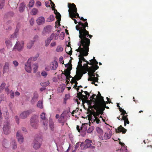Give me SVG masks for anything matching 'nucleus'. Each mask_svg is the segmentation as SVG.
I'll return each mask as SVG.
<instances>
[{"label":"nucleus","mask_w":152,"mask_h":152,"mask_svg":"<svg viewBox=\"0 0 152 152\" xmlns=\"http://www.w3.org/2000/svg\"><path fill=\"white\" fill-rule=\"evenodd\" d=\"M56 18L57 20V22H59L60 21H61V15L60 14L59 12H57V13H56Z\"/></svg>","instance_id":"obj_31"},{"label":"nucleus","mask_w":152,"mask_h":152,"mask_svg":"<svg viewBox=\"0 0 152 152\" xmlns=\"http://www.w3.org/2000/svg\"><path fill=\"white\" fill-rule=\"evenodd\" d=\"M37 105L40 108H43L42 103L40 101L38 102Z\"/></svg>","instance_id":"obj_50"},{"label":"nucleus","mask_w":152,"mask_h":152,"mask_svg":"<svg viewBox=\"0 0 152 152\" xmlns=\"http://www.w3.org/2000/svg\"><path fill=\"white\" fill-rule=\"evenodd\" d=\"M66 67L68 68V69L71 70L72 69V65L71 64L68 63L65 65Z\"/></svg>","instance_id":"obj_46"},{"label":"nucleus","mask_w":152,"mask_h":152,"mask_svg":"<svg viewBox=\"0 0 152 152\" xmlns=\"http://www.w3.org/2000/svg\"><path fill=\"white\" fill-rule=\"evenodd\" d=\"M48 121H45V122L44 121L43 122V124L44 126H45V127H44V128L46 130L48 129Z\"/></svg>","instance_id":"obj_48"},{"label":"nucleus","mask_w":152,"mask_h":152,"mask_svg":"<svg viewBox=\"0 0 152 152\" xmlns=\"http://www.w3.org/2000/svg\"><path fill=\"white\" fill-rule=\"evenodd\" d=\"M94 127L93 126H91L88 129L87 132L88 133H90L93 131L94 129Z\"/></svg>","instance_id":"obj_43"},{"label":"nucleus","mask_w":152,"mask_h":152,"mask_svg":"<svg viewBox=\"0 0 152 152\" xmlns=\"http://www.w3.org/2000/svg\"><path fill=\"white\" fill-rule=\"evenodd\" d=\"M50 84V83L49 81H46L45 82H41L40 83V85L42 86L45 87L46 86H47L49 85Z\"/></svg>","instance_id":"obj_35"},{"label":"nucleus","mask_w":152,"mask_h":152,"mask_svg":"<svg viewBox=\"0 0 152 152\" xmlns=\"http://www.w3.org/2000/svg\"><path fill=\"white\" fill-rule=\"evenodd\" d=\"M93 81H95L98 82V81L99 78L98 77H93Z\"/></svg>","instance_id":"obj_63"},{"label":"nucleus","mask_w":152,"mask_h":152,"mask_svg":"<svg viewBox=\"0 0 152 152\" xmlns=\"http://www.w3.org/2000/svg\"><path fill=\"white\" fill-rule=\"evenodd\" d=\"M65 116L64 114L62 113L60 117L59 118L58 121L60 123H61L63 125L66 120L64 118Z\"/></svg>","instance_id":"obj_19"},{"label":"nucleus","mask_w":152,"mask_h":152,"mask_svg":"<svg viewBox=\"0 0 152 152\" xmlns=\"http://www.w3.org/2000/svg\"><path fill=\"white\" fill-rule=\"evenodd\" d=\"M66 52L69 55L71 56L72 54V48L70 47V48H66Z\"/></svg>","instance_id":"obj_29"},{"label":"nucleus","mask_w":152,"mask_h":152,"mask_svg":"<svg viewBox=\"0 0 152 152\" xmlns=\"http://www.w3.org/2000/svg\"><path fill=\"white\" fill-rule=\"evenodd\" d=\"M11 145L13 149H15L17 148V144L15 140H14L12 141Z\"/></svg>","instance_id":"obj_36"},{"label":"nucleus","mask_w":152,"mask_h":152,"mask_svg":"<svg viewBox=\"0 0 152 152\" xmlns=\"http://www.w3.org/2000/svg\"><path fill=\"white\" fill-rule=\"evenodd\" d=\"M24 45V42L23 41L17 42L14 47V50L16 49L19 51L22 50Z\"/></svg>","instance_id":"obj_5"},{"label":"nucleus","mask_w":152,"mask_h":152,"mask_svg":"<svg viewBox=\"0 0 152 152\" xmlns=\"http://www.w3.org/2000/svg\"><path fill=\"white\" fill-rule=\"evenodd\" d=\"M63 48L60 46H58L57 47L56 51L58 52H61L63 50Z\"/></svg>","instance_id":"obj_45"},{"label":"nucleus","mask_w":152,"mask_h":152,"mask_svg":"<svg viewBox=\"0 0 152 152\" xmlns=\"http://www.w3.org/2000/svg\"><path fill=\"white\" fill-rule=\"evenodd\" d=\"M4 117H5V118L7 119L8 118L9 116V113L8 111H6L5 112V113H4Z\"/></svg>","instance_id":"obj_55"},{"label":"nucleus","mask_w":152,"mask_h":152,"mask_svg":"<svg viewBox=\"0 0 152 152\" xmlns=\"http://www.w3.org/2000/svg\"><path fill=\"white\" fill-rule=\"evenodd\" d=\"M39 121L36 116H33L30 119V125L34 129H37L38 126Z\"/></svg>","instance_id":"obj_2"},{"label":"nucleus","mask_w":152,"mask_h":152,"mask_svg":"<svg viewBox=\"0 0 152 152\" xmlns=\"http://www.w3.org/2000/svg\"><path fill=\"white\" fill-rule=\"evenodd\" d=\"M31 60L29 59L27 61L25 64V69L28 72L30 73L31 72Z\"/></svg>","instance_id":"obj_10"},{"label":"nucleus","mask_w":152,"mask_h":152,"mask_svg":"<svg viewBox=\"0 0 152 152\" xmlns=\"http://www.w3.org/2000/svg\"><path fill=\"white\" fill-rule=\"evenodd\" d=\"M18 25H17V26L15 30V33H14L15 35V37H17V36L18 34V33L19 31V28H18Z\"/></svg>","instance_id":"obj_51"},{"label":"nucleus","mask_w":152,"mask_h":152,"mask_svg":"<svg viewBox=\"0 0 152 152\" xmlns=\"http://www.w3.org/2000/svg\"><path fill=\"white\" fill-rule=\"evenodd\" d=\"M32 144L33 147L35 150L39 148L41 145V144L36 140L34 141Z\"/></svg>","instance_id":"obj_16"},{"label":"nucleus","mask_w":152,"mask_h":152,"mask_svg":"<svg viewBox=\"0 0 152 152\" xmlns=\"http://www.w3.org/2000/svg\"><path fill=\"white\" fill-rule=\"evenodd\" d=\"M97 97V96L95 94H93L92 95L90 98L91 99L90 100L87 101V103L88 104H91L92 102L94 103L95 102L97 101V100L99 99L96 98Z\"/></svg>","instance_id":"obj_12"},{"label":"nucleus","mask_w":152,"mask_h":152,"mask_svg":"<svg viewBox=\"0 0 152 152\" xmlns=\"http://www.w3.org/2000/svg\"><path fill=\"white\" fill-rule=\"evenodd\" d=\"M86 27H87V28H88V23L87 21H86L84 23L79 22L78 23V25L76 26V29L79 31L80 39L78 44V45L79 46L75 50L80 52V54L78 56L79 60L84 61H86L84 56H86L88 54L89 46L90 44V40L87 37L88 36L90 39H91L93 37L89 34L88 31L86 29Z\"/></svg>","instance_id":"obj_1"},{"label":"nucleus","mask_w":152,"mask_h":152,"mask_svg":"<svg viewBox=\"0 0 152 152\" xmlns=\"http://www.w3.org/2000/svg\"><path fill=\"white\" fill-rule=\"evenodd\" d=\"M16 137L18 142L20 144L22 143L23 141V137L20 131L17 132Z\"/></svg>","instance_id":"obj_11"},{"label":"nucleus","mask_w":152,"mask_h":152,"mask_svg":"<svg viewBox=\"0 0 152 152\" xmlns=\"http://www.w3.org/2000/svg\"><path fill=\"white\" fill-rule=\"evenodd\" d=\"M83 74L82 72L80 71H79L76 73V75L74 77L76 78H77V80H78L81 79L82 77Z\"/></svg>","instance_id":"obj_20"},{"label":"nucleus","mask_w":152,"mask_h":152,"mask_svg":"<svg viewBox=\"0 0 152 152\" xmlns=\"http://www.w3.org/2000/svg\"><path fill=\"white\" fill-rule=\"evenodd\" d=\"M10 124L7 122H4L3 127V130L4 133L6 134H9L10 132Z\"/></svg>","instance_id":"obj_6"},{"label":"nucleus","mask_w":152,"mask_h":152,"mask_svg":"<svg viewBox=\"0 0 152 152\" xmlns=\"http://www.w3.org/2000/svg\"><path fill=\"white\" fill-rule=\"evenodd\" d=\"M4 1H2L1 2H0V9H1L3 7L4 4Z\"/></svg>","instance_id":"obj_56"},{"label":"nucleus","mask_w":152,"mask_h":152,"mask_svg":"<svg viewBox=\"0 0 152 152\" xmlns=\"http://www.w3.org/2000/svg\"><path fill=\"white\" fill-rule=\"evenodd\" d=\"M94 104L93 106H91V107H89L90 108L92 109L94 108L95 110H96V113H97L99 114V115H102L103 113V111L104 110V108H101L99 109V104L97 101L95 102L94 103Z\"/></svg>","instance_id":"obj_3"},{"label":"nucleus","mask_w":152,"mask_h":152,"mask_svg":"<svg viewBox=\"0 0 152 152\" xmlns=\"http://www.w3.org/2000/svg\"><path fill=\"white\" fill-rule=\"evenodd\" d=\"M49 127L50 129L52 131H53L54 130V123L50 121L49 122Z\"/></svg>","instance_id":"obj_39"},{"label":"nucleus","mask_w":152,"mask_h":152,"mask_svg":"<svg viewBox=\"0 0 152 152\" xmlns=\"http://www.w3.org/2000/svg\"><path fill=\"white\" fill-rule=\"evenodd\" d=\"M124 125L125 126L126 125V124H129V121L128 119H126V120H124Z\"/></svg>","instance_id":"obj_58"},{"label":"nucleus","mask_w":152,"mask_h":152,"mask_svg":"<svg viewBox=\"0 0 152 152\" xmlns=\"http://www.w3.org/2000/svg\"><path fill=\"white\" fill-rule=\"evenodd\" d=\"M88 75L89 77H95V75L94 73H88Z\"/></svg>","instance_id":"obj_59"},{"label":"nucleus","mask_w":152,"mask_h":152,"mask_svg":"<svg viewBox=\"0 0 152 152\" xmlns=\"http://www.w3.org/2000/svg\"><path fill=\"white\" fill-rule=\"evenodd\" d=\"M54 19V16L53 15H51L48 18L47 20L48 22H50L53 21Z\"/></svg>","instance_id":"obj_38"},{"label":"nucleus","mask_w":152,"mask_h":152,"mask_svg":"<svg viewBox=\"0 0 152 152\" xmlns=\"http://www.w3.org/2000/svg\"><path fill=\"white\" fill-rule=\"evenodd\" d=\"M97 132L100 134H102L103 133V131L102 129L99 127H97L96 129Z\"/></svg>","instance_id":"obj_41"},{"label":"nucleus","mask_w":152,"mask_h":152,"mask_svg":"<svg viewBox=\"0 0 152 152\" xmlns=\"http://www.w3.org/2000/svg\"><path fill=\"white\" fill-rule=\"evenodd\" d=\"M35 41V40H34V39H33L31 41H30L27 44V48L28 49H31L33 46Z\"/></svg>","instance_id":"obj_26"},{"label":"nucleus","mask_w":152,"mask_h":152,"mask_svg":"<svg viewBox=\"0 0 152 152\" xmlns=\"http://www.w3.org/2000/svg\"><path fill=\"white\" fill-rule=\"evenodd\" d=\"M40 116L41 119L42 120H45L46 117H45V113H42Z\"/></svg>","instance_id":"obj_52"},{"label":"nucleus","mask_w":152,"mask_h":152,"mask_svg":"<svg viewBox=\"0 0 152 152\" xmlns=\"http://www.w3.org/2000/svg\"><path fill=\"white\" fill-rule=\"evenodd\" d=\"M88 112L90 113V115H93L94 117H95L96 116H99V113H96L94 110H92L90 109H88Z\"/></svg>","instance_id":"obj_24"},{"label":"nucleus","mask_w":152,"mask_h":152,"mask_svg":"<svg viewBox=\"0 0 152 152\" xmlns=\"http://www.w3.org/2000/svg\"><path fill=\"white\" fill-rule=\"evenodd\" d=\"M84 92L86 95H84L83 101L85 100L86 101L88 99L90 96V93H88L87 91H85ZM90 93H91V92H90Z\"/></svg>","instance_id":"obj_30"},{"label":"nucleus","mask_w":152,"mask_h":152,"mask_svg":"<svg viewBox=\"0 0 152 152\" xmlns=\"http://www.w3.org/2000/svg\"><path fill=\"white\" fill-rule=\"evenodd\" d=\"M50 66L52 70H56L58 66L57 62L55 60L52 61L50 64Z\"/></svg>","instance_id":"obj_13"},{"label":"nucleus","mask_w":152,"mask_h":152,"mask_svg":"<svg viewBox=\"0 0 152 152\" xmlns=\"http://www.w3.org/2000/svg\"><path fill=\"white\" fill-rule=\"evenodd\" d=\"M77 78H76L75 77H74L72 78V79L71 80V83H75V81H77Z\"/></svg>","instance_id":"obj_60"},{"label":"nucleus","mask_w":152,"mask_h":152,"mask_svg":"<svg viewBox=\"0 0 152 152\" xmlns=\"http://www.w3.org/2000/svg\"><path fill=\"white\" fill-rule=\"evenodd\" d=\"M77 97L79 99L80 102V101L81 100H82V102H83L84 95L82 94V92H77Z\"/></svg>","instance_id":"obj_22"},{"label":"nucleus","mask_w":152,"mask_h":152,"mask_svg":"<svg viewBox=\"0 0 152 152\" xmlns=\"http://www.w3.org/2000/svg\"><path fill=\"white\" fill-rule=\"evenodd\" d=\"M99 116H96L95 117H94L95 119L94 120V121H95L97 124H99L100 122V120L98 118V117Z\"/></svg>","instance_id":"obj_53"},{"label":"nucleus","mask_w":152,"mask_h":152,"mask_svg":"<svg viewBox=\"0 0 152 152\" xmlns=\"http://www.w3.org/2000/svg\"><path fill=\"white\" fill-rule=\"evenodd\" d=\"M9 64L8 62H6L3 68V73L6 72L9 70Z\"/></svg>","instance_id":"obj_27"},{"label":"nucleus","mask_w":152,"mask_h":152,"mask_svg":"<svg viewBox=\"0 0 152 152\" xmlns=\"http://www.w3.org/2000/svg\"><path fill=\"white\" fill-rule=\"evenodd\" d=\"M116 133L122 132L123 134H125L127 131V130L124 128L121 125H120L117 129H115Z\"/></svg>","instance_id":"obj_14"},{"label":"nucleus","mask_w":152,"mask_h":152,"mask_svg":"<svg viewBox=\"0 0 152 152\" xmlns=\"http://www.w3.org/2000/svg\"><path fill=\"white\" fill-rule=\"evenodd\" d=\"M82 61L81 60H79V61L78 62V66L80 67H83V66H82Z\"/></svg>","instance_id":"obj_62"},{"label":"nucleus","mask_w":152,"mask_h":152,"mask_svg":"<svg viewBox=\"0 0 152 152\" xmlns=\"http://www.w3.org/2000/svg\"><path fill=\"white\" fill-rule=\"evenodd\" d=\"M101 99L97 100L98 104L99 107V109L102 108H104L105 109V107L106 105V103L108 104V102L104 101L103 97H101Z\"/></svg>","instance_id":"obj_8"},{"label":"nucleus","mask_w":152,"mask_h":152,"mask_svg":"<svg viewBox=\"0 0 152 152\" xmlns=\"http://www.w3.org/2000/svg\"><path fill=\"white\" fill-rule=\"evenodd\" d=\"M38 12V10L37 9L33 8L32 9L31 13L32 15H35Z\"/></svg>","instance_id":"obj_37"},{"label":"nucleus","mask_w":152,"mask_h":152,"mask_svg":"<svg viewBox=\"0 0 152 152\" xmlns=\"http://www.w3.org/2000/svg\"><path fill=\"white\" fill-rule=\"evenodd\" d=\"M37 24L39 25L44 24L45 22V19L43 17L40 16L36 20Z\"/></svg>","instance_id":"obj_15"},{"label":"nucleus","mask_w":152,"mask_h":152,"mask_svg":"<svg viewBox=\"0 0 152 152\" xmlns=\"http://www.w3.org/2000/svg\"><path fill=\"white\" fill-rule=\"evenodd\" d=\"M25 7V5L23 3H21L20 4V7H19V11L20 12H23L24 10Z\"/></svg>","instance_id":"obj_32"},{"label":"nucleus","mask_w":152,"mask_h":152,"mask_svg":"<svg viewBox=\"0 0 152 152\" xmlns=\"http://www.w3.org/2000/svg\"><path fill=\"white\" fill-rule=\"evenodd\" d=\"M51 27L50 26H47L44 27L43 31L44 34L45 33H48L51 31Z\"/></svg>","instance_id":"obj_21"},{"label":"nucleus","mask_w":152,"mask_h":152,"mask_svg":"<svg viewBox=\"0 0 152 152\" xmlns=\"http://www.w3.org/2000/svg\"><path fill=\"white\" fill-rule=\"evenodd\" d=\"M119 111L121 112V114H127V113H126L125 110H124V109H122V108L120 107H119L118 108Z\"/></svg>","instance_id":"obj_49"},{"label":"nucleus","mask_w":152,"mask_h":152,"mask_svg":"<svg viewBox=\"0 0 152 152\" xmlns=\"http://www.w3.org/2000/svg\"><path fill=\"white\" fill-rule=\"evenodd\" d=\"M55 35V34L54 33H53L51 34L49 37L45 41V46H46L47 47L48 46Z\"/></svg>","instance_id":"obj_17"},{"label":"nucleus","mask_w":152,"mask_h":152,"mask_svg":"<svg viewBox=\"0 0 152 152\" xmlns=\"http://www.w3.org/2000/svg\"><path fill=\"white\" fill-rule=\"evenodd\" d=\"M38 97V93L35 92L34 93V96L31 100V102L34 103L35 102L37 101V98Z\"/></svg>","instance_id":"obj_23"},{"label":"nucleus","mask_w":152,"mask_h":152,"mask_svg":"<svg viewBox=\"0 0 152 152\" xmlns=\"http://www.w3.org/2000/svg\"><path fill=\"white\" fill-rule=\"evenodd\" d=\"M34 1L33 0H31L28 4V6L30 7H32L34 4Z\"/></svg>","instance_id":"obj_47"},{"label":"nucleus","mask_w":152,"mask_h":152,"mask_svg":"<svg viewBox=\"0 0 152 152\" xmlns=\"http://www.w3.org/2000/svg\"><path fill=\"white\" fill-rule=\"evenodd\" d=\"M121 115H122V118L121 119V121L124 120H126V119H128V115L127 114H121Z\"/></svg>","instance_id":"obj_44"},{"label":"nucleus","mask_w":152,"mask_h":152,"mask_svg":"<svg viewBox=\"0 0 152 152\" xmlns=\"http://www.w3.org/2000/svg\"><path fill=\"white\" fill-rule=\"evenodd\" d=\"M42 76L45 77L48 74L47 72L45 71L42 72L41 73Z\"/></svg>","instance_id":"obj_54"},{"label":"nucleus","mask_w":152,"mask_h":152,"mask_svg":"<svg viewBox=\"0 0 152 152\" xmlns=\"http://www.w3.org/2000/svg\"><path fill=\"white\" fill-rule=\"evenodd\" d=\"M85 142L86 143L84 145V148L85 149L88 148H94V146L92 145L93 144L92 141L89 139H86L85 141Z\"/></svg>","instance_id":"obj_7"},{"label":"nucleus","mask_w":152,"mask_h":152,"mask_svg":"<svg viewBox=\"0 0 152 152\" xmlns=\"http://www.w3.org/2000/svg\"><path fill=\"white\" fill-rule=\"evenodd\" d=\"M38 67V65L36 63H35L33 65L32 67L34 72L35 73L37 72V70Z\"/></svg>","instance_id":"obj_34"},{"label":"nucleus","mask_w":152,"mask_h":152,"mask_svg":"<svg viewBox=\"0 0 152 152\" xmlns=\"http://www.w3.org/2000/svg\"><path fill=\"white\" fill-rule=\"evenodd\" d=\"M33 112L32 110H30L25 111L22 113L20 115V117L22 119L26 118L30 114Z\"/></svg>","instance_id":"obj_9"},{"label":"nucleus","mask_w":152,"mask_h":152,"mask_svg":"<svg viewBox=\"0 0 152 152\" xmlns=\"http://www.w3.org/2000/svg\"><path fill=\"white\" fill-rule=\"evenodd\" d=\"M70 18L72 19L75 18L77 17L80 18V17L79 16V14L77 13V12H74V14L73 15H72V16L70 15L69 16Z\"/></svg>","instance_id":"obj_33"},{"label":"nucleus","mask_w":152,"mask_h":152,"mask_svg":"<svg viewBox=\"0 0 152 152\" xmlns=\"http://www.w3.org/2000/svg\"><path fill=\"white\" fill-rule=\"evenodd\" d=\"M68 7L69 8L68 12L69 16L71 15L72 16L74 15V12H77V9L74 3H68Z\"/></svg>","instance_id":"obj_4"},{"label":"nucleus","mask_w":152,"mask_h":152,"mask_svg":"<svg viewBox=\"0 0 152 152\" xmlns=\"http://www.w3.org/2000/svg\"><path fill=\"white\" fill-rule=\"evenodd\" d=\"M31 25H33L34 23V19L31 18L29 21Z\"/></svg>","instance_id":"obj_61"},{"label":"nucleus","mask_w":152,"mask_h":152,"mask_svg":"<svg viewBox=\"0 0 152 152\" xmlns=\"http://www.w3.org/2000/svg\"><path fill=\"white\" fill-rule=\"evenodd\" d=\"M99 66L98 65L92 66L89 67L88 70L87 71L89 73H94L95 71L98 69Z\"/></svg>","instance_id":"obj_18"},{"label":"nucleus","mask_w":152,"mask_h":152,"mask_svg":"<svg viewBox=\"0 0 152 152\" xmlns=\"http://www.w3.org/2000/svg\"><path fill=\"white\" fill-rule=\"evenodd\" d=\"M70 70L67 69L65 70V72L64 73L63 72L62 74H64L66 77H67V76L70 75Z\"/></svg>","instance_id":"obj_40"},{"label":"nucleus","mask_w":152,"mask_h":152,"mask_svg":"<svg viewBox=\"0 0 152 152\" xmlns=\"http://www.w3.org/2000/svg\"><path fill=\"white\" fill-rule=\"evenodd\" d=\"M6 85L4 83H2L0 86V92H1L4 90V87Z\"/></svg>","instance_id":"obj_42"},{"label":"nucleus","mask_w":152,"mask_h":152,"mask_svg":"<svg viewBox=\"0 0 152 152\" xmlns=\"http://www.w3.org/2000/svg\"><path fill=\"white\" fill-rule=\"evenodd\" d=\"M5 42L8 48H10L12 46V43L8 39H6Z\"/></svg>","instance_id":"obj_28"},{"label":"nucleus","mask_w":152,"mask_h":152,"mask_svg":"<svg viewBox=\"0 0 152 152\" xmlns=\"http://www.w3.org/2000/svg\"><path fill=\"white\" fill-rule=\"evenodd\" d=\"M63 57L61 56L59 58V61L60 63H61L62 64H64V62L63 61Z\"/></svg>","instance_id":"obj_57"},{"label":"nucleus","mask_w":152,"mask_h":152,"mask_svg":"<svg viewBox=\"0 0 152 152\" xmlns=\"http://www.w3.org/2000/svg\"><path fill=\"white\" fill-rule=\"evenodd\" d=\"M13 63L15 67L17 66L18 64V62L16 61H13Z\"/></svg>","instance_id":"obj_64"},{"label":"nucleus","mask_w":152,"mask_h":152,"mask_svg":"<svg viewBox=\"0 0 152 152\" xmlns=\"http://www.w3.org/2000/svg\"><path fill=\"white\" fill-rule=\"evenodd\" d=\"M111 131L110 130H109L108 132H106L104 135L105 138L106 139H110L111 136Z\"/></svg>","instance_id":"obj_25"}]
</instances>
